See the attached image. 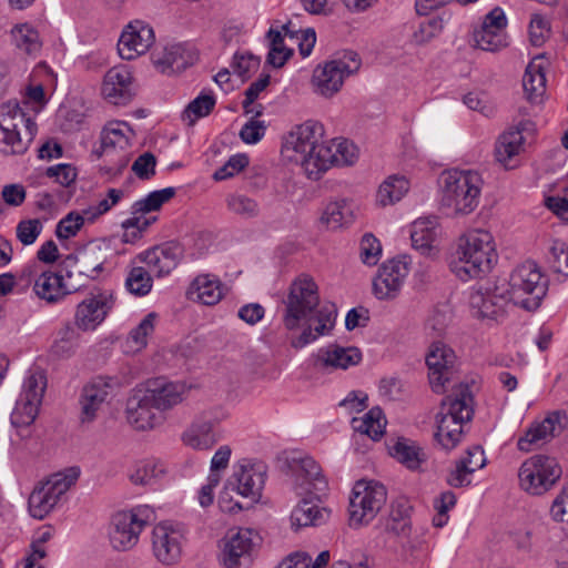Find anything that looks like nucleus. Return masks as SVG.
<instances>
[{"mask_svg": "<svg viewBox=\"0 0 568 568\" xmlns=\"http://www.w3.org/2000/svg\"><path fill=\"white\" fill-rule=\"evenodd\" d=\"M283 304L285 308L282 322L285 329H302L298 336L291 339L293 348H303L320 336L328 335L335 326L336 305L331 302L321 304L318 286L307 274L303 273L294 278Z\"/></svg>", "mask_w": 568, "mask_h": 568, "instance_id": "1", "label": "nucleus"}, {"mask_svg": "<svg viewBox=\"0 0 568 568\" xmlns=\"http://www.w3.org/2000/svg\"><path fill=\"white\" fill-rule=\"evenodd\" d=\"M184 386L158 378L143 388L133 389L126 399L125 416L136 430H150L161 425L162 413L183 400Z\"/></svg>", "mask_w": 568, "mask_h": 568, "instance_id": "2", "label": "nucleus"}, {"mask_svg": "<svg viewBox=\"0 0 568 568\" xmlns=\"http://www.w3.org/2000/svg\"><path fill=\"white\" fill-rule=\"evenodd\" d=\"M323 136V124L307 120L295 125L284 139L283 152L291 161L300 163L312 180H318V168L331 158L328 146L322 142Z\"/></svg>", "mask_w": 568, "mask_h": 568, "instance_id": "3", "label": "nucleus"}, {"mask_svg": "<svg viewBox=\"0 0 568 568\" xmlns=\"http://www.w3.org/2000/svg\"><path fill=\"white\" fill-rule=\"evenodd\" d=\"M473 403L474 397L467 384H459L442 400L440 410L436 415L435 439L445 450L455 448L460 442L463 426L474 415Z\"/></svg>", "mask_w": 568, "mask_h": 568, "instance_id": "4", "label": "nucleus"}, {"mask_svg": "<svg viewBox=\"0 0 568 568\" xmlns=\"http://www.w3.org/2000/svg\"><path fill=\"white\" fill-rule=\"evenodd\" d=\"M439 185L442 205L467 215L479 204L484 181L477 171L453 169L442 173Z\"/></svg>", "mask_w": 568, "mask_h": 568, "instance_id": "5", "label": "nucleus"}, {"mask_svg": "<svg viewBox=\"0 0 568 568\" xmlns=\"http://www.w3.org/2000/svg\"><path fill=\"white\" fill-rule=\"evenodd\" d=\"M514 305L528 311H537L548 292V277L534 261H525L511 272L506 283Z\"/></svg>", "mask_w": 568, "mask_h": 568, "instance_id": "6", "label": "nucleus"}, {"mask_svg": "<svg viewBox=\"0 0 568 568\" xmlns=\"http://www.w3.org/2000/svg\"><path fill=\"white\" fill-rule=\"evenodd\" d=\"M37 132V124L23 112L17 101L0 105V151L22 154Z\"/></svg>", "mask_w": 568, "mask_h": 568, "instance_id": "7", "label": "nucleus"}, {"mask_svg": "<svg viewBox=\"0 0 568 568\" xmlns=\"http://www.w3.org/2000/svg\"><path fill=\"white\" fill-rule=\"evenodd\" d=\"M79 475V468L71 467L51 475L45 481H40L28 499L30 515L36 519L45 518L60 498L75 484Z\"/></svg>", "mask_w": 568, "mask_h": 568, "instance_id": "8", "label": "nucleus"}, {"mask_svg": "<svg viewBox=\"0 0 568 568\" xmlns=\"http://www.w3.org/2000/svg\"><path fill=\"white\" fill-rule=\"evenodd\" d=\"M386 500L387 490L382 483L365 479L356 481L349 497V525L359 527L369 524Z\"/></svg>", "mask_w": 568, "mask_h": 568, "instance_id": "9", "label": "nucleus"}, {"mask_svg": "<svg viewBox=\"0 0 568 568\" xmlns=\"http://www.w3.org/2000/svg\"><path fill=\"white\" fill-rule=\"evenodd\" d=\"M133 132L125 122L109 123L101 133L102 155L108 164L102 170L105 174L118 176L128 166Z\"/></svg>", "mask_w": 568, "mask_h": 568, "instance_id": "10", "label": "nucleus"}, {"mask_svg": "<svg viewBox=\"0 0 568 568\" xmlns=\"http://www.w3.org/2000/svg\"><path fill=\"white\" fill-rule=\"evenodd\" d=\"M359 55L355 51H345L323 67H317L313 74L315 92L322 97L331 98L337 93L346 77L358 71Z\"/></svg>", "mask_w": 568, "mask_h": 568, "instance_id": "11", "label": "nucleus"}, {"mask_svg": "<svg viewBox=\"0 0 568 568\" xmlns=\"http://www.w3.org/2000/svg\"><path fill=\"white\" fill-rule=\"evenodd\" d=\"M557 460L546 455H535L525 460L518 473L520 487L531 495L548 491L561 476Z\"/></svg>", "mask_w": 568, "mask_h": 568, "instance_id": "12", "label": "nucleus"}, {"mask_svg": "<svg viewBox=\"0 0 568 568\" xmlns=\"http://www.w3.org/2000/svg\"><path fill=\"white\" fill-rule=\"evenodd\" d=\"M511 298L505 281H487L477 285L469 295V305L478 318L498 321L506 314Z\"/></svg>", "mask_w": 568, "mask_h": 568, "instance_id": "13", "label": "nucleus"}, {"mask_svg": "<svg viewBox=\"0 0 568 568\" xmlns=\"http://www.w3.org/2000/svg\"><path fill=\"white\" fill-rule=\"evenodd\" d=\"M146 508L135 507L130 510L116 511L112 515L109 527V539L118 551L131 550L139 541L140 535L148 525Z\"/></svg>", "mask_w": 568, "mask_h": 568, "instance_id": "14", "label": "nucleus"}, {"mask_svg": "<svg viewBox=\"0 0 568 568\" xmlns=\"http://www.w3.org/2000/svg\"><path fill=\"white\" fill-rule=\"evenodd\" d=\"M497 260L496 251H450L447 256L450 271L463 282L487 275Z\"/></svg>", "mask_w": 568, "mask_h": 568, "instance_id": "15", "label": "nucleus"}, {"mask_svg": "<svg viewBox=\"0 0 568 568\" xmlns=\"http://www.w3.org/2000/svg\"><path fill=\"white\" fill-rule=\"evenodd\" d=\"M258 542V534L253 529L230 530L223 539L222 562L224 567L248 568Z\"/></svg>", "mask_w": 568, "mask_h": 568, "instance_id": "16", "label": "nucleus"}, {"mask_svg": "<svg viewBox=\"0 0 568 568\" xmlns=\"http://www.w3.org/2000/svg\"><path fill=\"white\" fill-rule=\"evenodd\" d=\"M428 379L432 389L442 394L457 373V356L453 348L442 342L430 345L426 355Z\"/></svg>", "mask_w": 568, "mask_h": 568, "instance_id": "17", "label": "nucleus"}, {"mask_svg": "<svg viewBox=\"0 0 568 568\" xmlns=\"http://www.w3.org/2000/svg\"><path fill=\"white\" fill-rule=\"evenodd\" d=\"M265 476L266 466L263 463L243 459L234 466V473L227 485L241 496L257 501L262 495Z\"/></svg>", "mask_w": 568, "mask_h": 568, "instance_id": "18", "label": "nucleus"}, {"mask_svg": "<svg viewBox=\"0 0 568 568\" xmlns=\"http://www.w3.org/2000/svg\"><path fill=\"white\" fill-rule=\"evenodd\" d=\"M286 465L295 476L298 486H308L306 490H314L316 495L327 489V480L322 473L321 466L313 457L302 452H291L285 458Z\"/></svg>", "mask_w": 568, "mask_h": 568, "instance_id": "19", "label": "nucleus"}, {"mask_svg": "<svg viewBox=\"0 0 568 568\" xmlns=\"http://www.w3.org/2000/svg\"><path fill=\"white\" fill-rule=\"evenodd\" d=\"M120 386L116 377L97 376L88 383L81 392L80 420L82 424L92 423L97 418V413L105 402L113 389Z\"/></svg>", "mask_w": 568, "mask_h": 568, "instance_id": "20", "label": "nucleus"}, {"mask_svg": "<svg viewBox=\"0 0 568 568\" xmlns=\"http://www.w3.org/2000/svg\"><path fill=\"white\" fill-rule=\"evenodd\" d=\"M155 41L152 27L142 20L131 21L122 31L118 52L124 60H133L149 51Z\"/></svg>", "mask_w": 568, "mask_h": 568, "instance_id": "21", "label": "nucleus"}, {"mask_svg": "<svg viewBox=\"0 0 568 568\" xmlns=\"http://www.w3.org/2000/svg\"><path fill=\"white\" fill-rule=\"evenodd\" d=\"M567 424V415L562 412H552L540 423H534L517 442L519 450L528 453L535 447L549 442L561 434Z\"/></svg>", "mask_w": 568, "mask_h": 568, "instance_id": "22", "label": "nucleus"}, {"mask_svg": "<svg viewBox=\"0 0 568 568\" xmlns=\"http://www.w3.org/2000/svg\"><path fill=\"white\" fill-rule=\"evenodd\" d=\"M183 534L169 523L158 524L152 531V549L155 558L164 564H175L182 554Z\"/></svg>", "mask_w": 568, "mask_h": 568, "instance_id": "23", "label": "nucleus"}, {"mask_svg": "<svg viewBox=\"0 0 568 568\" xmlns=\"http://www.w3.org/2000/svg\"><path fill=\"white\" fill-rule=\"evenodd\" d=\"M133 77L125 65L111 68L103 78L101 93L103 98L114 105H126L134 97Z\"/></svg>", "mask_w": 568, "mask_h": 568, "instance_id": "24", "label": "nucleus"}, {"mask_svg": "<svg viewBox=\"0 0 568 568\" xmlns=\"http://www.w3.org/2000/svg\"><path fill=\"white\" fill-rule=\"evenodd\" d=\"M103 262L95 258L91 251H73L60 263V272L69 280L74 278L77 288L83 285L82 280L95 278L102 271Z\"/></svg>", "mask_w": 568, "mask_h": 568, "instance_id": "25", "label": "nucleus"}, {"mask_svg": "<svg viewBox=\"0 0 568 568\" xmlns=\"http://www.w3.org/2000/svg\"><path fill=\"white\" fill-rule=\"evenodd\" d=\"M113 306L111 294L99 293L82 301L75 312V326L81 331L94 329Z\"/></svg>", "mask_w": 568, "mask_h": 568, "instance_id": "26", "label": "nucleus"}, {"mask_svg": "<svg viewBox=\"0 0 568 568\" xmlns=\"http://www.w3.org/2000/svg\"><path fill=\"white\" fill-rule=\"evenodd\" d=\"M362 361V352L355 346L343 347L329 344L322 347L314 355V365L321 368L347 369Z\"/></svg>", "mask_w": 568, "mask_h": 568, "instance_id": "27", "label": "nucleus"}, {"mask_svg": "<svg viewBox=\"0 0 568 568\" xmlns=\"http://www.w3.org/2000/svg\"><path fill=\"white\" fill-rule=\"evenodd\" d=\"M152 59L154 64L158 68H161L162 72H166L168 70H184L185 68L194 63L196 57L191 50H187L183 44L176 43L163 48L161 52H154L152 54Z\"/></svg>", "mask_w": 568, "mask_h": 568, "instance_id": "28", "label": "nucleus"}, {"mask_svg": "<svg viewBox=\"0 0 568 568\" xmlns=\"http://www.w3.org/2000/svg\"><path fill=\"white\" fill-rule=\"evenodd\" d=\"M64 274L60 272H42L36 280L33 291L41 300L49 303L57 302L64 295L77 291V285H68L63 282Z\"/></svg>", "mask_w": 568, "mask_h": 568, "instance_id": "29", "label": "nucleus"}, {"mask_svg": "<svg viewBox=\"0 0 568 568\" xmlns=\"http://www.w3.org/2000/svg\"><path fill=\"white\" fill-rule=\"evenodd\" d=\"M410 511L412 506L407 499L394 500L384 521V531L394 537L408 538L412 531Z\"/></svg>", "mask_w": 568, "mask_h": 568, "instance_id": "30", "label": "nucleus"}, {"mask_svg": "<svg viewBox=\"0 0 568 568\" xmlns=\"http://www.w3.org/2000/svg\"><path fill=\"white\" fill-rule=\"evenodd\" d=\"M528 125L527 122H520L517 126L505 131L498 139L495 148L496 160L506 168L510 166L511 160L524 149L523 131Z\"/></svg>", "mask_w": 568, "mask_h": 568, "instance_id": "31", "label": "nucleus"}, {"mask_svg": "<svg viewBox=\"0 0 568 568\" xmlns=\"http://www.w3.org/2000/svg\"><path fill=\"white\" fill-rule=\"evenodd\" d=\"M187 294L203 305L213 306L217 304L224 295L223 284L213 275L202 274L193 280Z\"/></svg>", "mask_w": 568, "mask_h": 568, "instance_id": "32", "label": "nucleus"}, {"mask_svg": "<svg viewBox=\"0 0 568 568\" xmlns=\"http://www.w3.org/2000/svg\"><path fill=\"white\" fill-rule=\"evenodd\" d=\"M412 248H436L442 245V229L436 221L419 219L410 227Z\"/></svg>", "mask_w": 568, "mask_h": 568, "instance_id": "33", "label": "nucleus"}, {"mask_svg": "<svg viewBox=\"0 0 568 568\" xmlns=\"http://www.w3.org/2000/svg\"><path fill=\"white\" fill-rule=\"evenodd\" d=\"M389 454L409 470H418L427 460V454L417 443L400 437L389 447Z\"/></svg>", "mask_w": 568, "mask_h": 568, "instance_id": "34", "label": "nucleus"}, {"mask_svg": "<svg viewBox=\"0 0 568 568\" xmlns=\"http://www.w3.org/2000/svg\"><path fill=\"white\" fill-rule=\"evenodd\" d=\"M355 220L353 204L347 200L329 202L324 207L320 222L327 230H338L351 225Z\"/></svg>", "mask_w": 568, "mask_h": 568, "instance_id": "35", "label": "nucleus"}, {"mask_svg": "<svg viewBox=\"0 0 568 568\" xmlns=\"http://www.w3.org/2000/svg\"><path fill=\"white\" fill-rule=\"evenodd\" d=\"M158 276L168 275L182 260L181 251H143L138 255Z\"/></svg>", "mask_w": 568, "mask_h": 568, "instance_id": "36", "label": "nucleus"}, {"mask_svg": "<svg viewBox=\"0 0 568 568\" xmlns=\"http://www.w3.org/2000/svg\"><path fill=\"white\" fill-rule=\"evenodd\" d=\"M329 511L321 508L311 500L303 499L291 515L292 526L296 529L308 526H320L325 523Z\"/></svg>", "mask_w": 568, "mask_h": 568, "instance_id": "37", "label": "nucleus"}, {"mask_svg": "<svg viewBox=\"0 0 568 568\" xmlns=\"http://www.w3.org/2000/svg\"><path fill=\"white\" fill-rule=\"evenodd\" d=\"M329 149L331 158L327 159V163L323 168H318V179L322 173L327 171L331 166H346L352 165L358 158V151L356 145L348 140L332 141L331 144H326Z\"/></svg>", "mask_w": 568, "mask_h": 568, "instance_id": "38", "label": "nucleus"}, {"mask_svg": "<svg viewBox=\"0 0 568 568\" xmlns=\"http://www.w3.org/2000/svg\"><path fill=\"white\" fill-rule=\"evenodd\" d=\"M409 190V181L403 175L388 176L378 187L376 202L387 206L400 201Z\"/></svg>", "mask_w": 568, "mask_h": 568, "instance_id": "39", "label": "nucleus"}, {"mask_svg": "<svg viewBox=\"0 0 568 568\" xmlns=\"http://www.w3.org/2000/svg\"><path fill=\"white\" fill-rule=\"evenodd\" d=\"M352 424L359 435L378 440L384 435L386 419L379 407H373L365 414L364 418H353Z\"/></svg>", "mask_w": 568, "mask_h": 568, "instance_id": "40", "label": "nucleus"}, {"mask_svg": "<svg viewBox=\"0 0 568 568\" xmlns=\"http://www.w3.org/2000/svg\"><path fill=\"white\" fill-rule=\"evenodd\" d=\"M523 87L530 102H539L546 92V74L541 65L530 62L523 78Z\"/></svg>", "mask_w": 568, "mask_h": 568, "instance_id": "41", "label": "nucleus"}, {"mask_svg": "<svg viewBox=\"0 0 568 568\" xmlns=\"http://www.w3.org/2000/svg\"><path fill=\"white\" fill-rule=\"evenodd\" d=\"M183 443L193 448L210 449L216 442L212 425L207 422L193 424L182 436Z\"/></svg>", "mask_w": 568, "mask_h": 568, "instance_id": "42", "label": "nucleus"}, {"mask_svg": "<svg viewBox=\"0 0 568 568\" xmlns=\"http://www.w3.org/2000/svg\"><path fill=\"white\" fill-rule=\"evenodd\" d=\"M475 45L484 51L496 52L508 45L506 30L481 27L474 31Z\"/></svg>", "mask_w": 568, "mask_h": 568, "instance_id": "43", "label": "nucleus"}, {"mask_svg": "<svg viewBox=\"0 0 568 568\" xmlns=\"http://www.w3.org/2000/svg\"><path fill=\"white\" fill-rule=\"evenodd\" d=\"M80 334L75 324L65 323L58 332L51 346V351L57 356H70L78 346Z\"/></svg>", "mask_w": 568, "mask_h": 568, "instance_id": "44", "label": "nucleus"}, {"mask_svg": "<svg viewBox=\"0 0 568 568\" xmlns=\"http://www.w3.org/2000/svg\"><path fill=\"white\" fill-rule=\"evenodd\" d=\"M176 191L174 187H165L149 193L144 199L136 201L131 207V214L145 216V214L158 211L168 201H170Z\"/></svg>", "mask_w": 568, "mask_h": 568, "instance_id": "45", "label": "nucleus"}, {"mask_svg": "<svg viewBox=\"0 0 568 568\" xmlns=\"http://www.w3.org/2000/svg\"><path fill=\"white\" fill-rule=\"evenodd\" d=\"M155 216L146 217L138 214H131L129 219L122 222L123 234L121 237V244L135 245L142 237L144 231L154 223Z\"/></svg>", "mask_w": 568, "mask_h": 568, "instance_id": "46", "label": "nucleus"}, {"mask_svg": "<svg viewBox=\"0 0 568 568\" xmlns=\"http://www.w3.org/2000/svg\"><path fill=\"white\" fill-rule=\"evenodd\" d=\"M267 39L270 40V52L267 54V62L274 68H281L285 64L293 51L286 49L282 32L271 28L267 31Z\"/></svg>", "mask_w": 568, "mask_h": 568, "instance_id": "47", "label": "nucleus"}, {"mask_svg": "<svg viewBox=\"0 0 568 568\" xmlns=\"http://www.w3.org/2000/svg\"><path fill=\"white\" fill-rule=\"evenodd\" d=\"M403 281L379 268L378 276L373 282V293L379 300L393 298L402 286Z\"/></svg>", "mask_w": 568, "mask_h": 568, "instance_id": "48", "label": "nucleus"}, {"mask_svg": "<svg viewBox=\"0 0 568 568\" xmlns=\"http://www.w3.org/2000/svg\"><path fill=\"white\" fill-rule=\"evenodd\" d=\"M12 37L16 45L29 54L40 50L39 33L29 24L16 27L12 30Z\"/></svg>", "mask_w": 568, "mask_h": 568, "instance_id": "49", "label": "nucleus"}, {"mask_svg": "<svg viewBox=\"0 0 568 568\" xmlns=\"http://www.w3.org/2000/svg\"><path fill=\"white\" fill-rule=\"evenodd\" d=\"M215 105V98L211 93H203L189 103L183 111V119L192 125L196 119L206 116L211 113Z\"/></svg>", "mask_w": 568, "mask_h": 568, "instance_id": "50", "label": "nucleus"}, {"mask_svg": "<svg viewBox=\"0 0 568 568\" xmlns=\"http://www.w3.org/2000/svg\"><path fill=\"white\" fill-rule=\"evenodd\" d=\"M40 402L20 397L11 415V422L16 427L29 426L38 415Z\"/></svg>", "mask_w": 568, "mask_h": 568, "instance_id": "51", "label": "nucleus"}, {"mask_svg": "<svg viewBox=\"0 0 568 568\" xmlns=\"http://www.w3.org/2000/svg\"><path fill=\"white\" fill-rule=\"evenodd\" d=\"M125 287L131 294L144 296L152 288V278L144 267L135 266L132 267L125 280Z\"/></svg>", "mask_w": 568, "mask_h": 568, "instance_id": "52", "label": "nucleus"}, {"mask_svg": "<svg viewBox=\"0 0 568 568\" xmlns=\"http://www.w3.org/2000/svg\"><path fill=\"white\" fill-rule=\"evenodd\" d=\"M494 244V237L487 230L473 229L459 236L458 248H484Z\"/></svg>", "mask_w": 568, "mask_h": 568, "instance_id": "53", "label": "nucleus"}, {"mask_svg": "<svg viewBox=\"0 0 568 568\" xmlns=\"http://www.w3.org/2000/svg\"><path fill=\"white\" fill-rule=\"evenodd\" d=\"M85 219L87 215H84V213L80 214L77 212H70L58 223L55 230L57 236L61 240L75 236L80 229L83 226Z\"/></svg>", "mask_w": 568, "mask_h": 568, "instance_id": "54", "label": "nucleus"}, {"mask_svg": "<svg viewBox=\"0 0 568 568\" xmlns=\"http://www.w3.org/2000/svg\"><path fill=\"white\" fill-rule=\"evenodd\" d=\"M227 207L235 214L243 217H253L258 213V205L255 200L243 194H233L227 197Z\"/></svg>", "mask_w": 568, "mask_h": 568, "instance_id": "55", "label": "nucleus"}, {"mask_svg": "<svg viewBox=\"0 0 568 568\" xmlns=\"http://www.w3.org/2000/svg\"><path fill=\"white\" fill-rule=\"evenodd\" d=\"M42 231V223L38 219L23 220L17 225V237L22 245H31Z\"/></svg>", "mask_w": 568, "mask_h": 568, "instance_id": "56", "label": "nucleus"}, {"mask_svg": "<svg viewBox=\"0 0 568 568\" xmlns=\"http://www.w3.org/2000/svg\"><path fill=\"white\" fill-rule=\"evenodd\" d=\"M443 29L442 21L438 19H429L419 23L418 28L413 33L414 43L420 45L429 42Z\"/></svg>", "mask_w": 568, "mask_h": 568, "instance_id": "57", "label": "nucleus"}, {"mask_svg": "<svg viewBox=\"0 0 568 568\" xmlns=\"http://www.w3.org/2000/svg\"><path fill=\"white\" fill-rule=\"evenodd\" d=\"M260 67V58L252 53L235 54L234 71L242 79H248Z\"/></svg>", "mask_w": 568, "mask_h": 568, "instance_id": "58", "label": "nucleus"}, {"mask_svg": "<svg viewBox=\"0 0 568 568\" xmlns=\"http://www.w3.org/2000/svg\"><path fill=\"white\" fill-rule=\"evenodd\" d=\"M156 158L151 152H144L132 164V171L140 180H150L155 174Z\"/></svg>", "mask_w": 568, "mask_h": 568, "instance_id": "59", "label": "nucleus"}, {"mask_svg": "<svg viewBox=\"0 0 568 568\" xmlns=\"http://www.w3.org/2000/svg\"><path fill=\"white\" fill-rule=\"evenodd\" d=\"M550 32L548 21L539 14H534L529 24L530 42L535 47H540Z\"/></svg>", "mask_w": 568, "mask_h": 568, "instance_id": "60", "label": "nucleus"}, {"mask_svg": "<svg viewBox=\"0 0 568 568\" xmlns=\"http://www.w3.org/2000/svg\"><path fill=\"white\" fill-rule=\"evenodd\" d=\"M162 473L163 468L161 465H158L153 462H144L131 475V480L134 484L148 485Z\"/></svg>", "mask_w": 568, "mask_h": 568, "instance_id": "61", "label": "nucleus"}, {"mask_svg": "<svg viewBox=\"0 0 568 568\" xmlns=\"http://www.w3.org/2000/svg\"><path fill=\"white\" fill-rule=\"evenodd\" d=\"M156 315L149 313L141 323L131 331L130 338L135 343L138 348L146 345V337L154 331V320Z\"/></svg>", "mask_w": 568, "mask_h": 568, "instance_id": "62", "label": "nucleus"}, {"mask_svg": "<svg viewBox=\"0 0 568 568\" xmlns=\"http://www.w3.org/2000/svg\"><path fill=\"white\" fill-rule=\"evenodd\" d=\"M270 74H263L256 81L252 82L245 90V99L242 103L245 113L250 114V112L254 111V109H250V106L258 98L260 93L270 84Z\"/></svg>", "mask_w": 568, "mask_h": 568, "instance_id": "63", "label": "nucleus"}, {"mask_svg": "<svg viewBox=\"0 0 568 568\" xmlns=\"http://www.w3.org/2000/svg\"><path fill=\"white\" fill-rule=\"evenodd\" d=\"M552 518L557 521H568V485L556 497L550 508Z\"/></svg>", "mask_w": 568, "mask_h": 568, "instance_id": "64", "label": "nucleus"}]
</instances>
